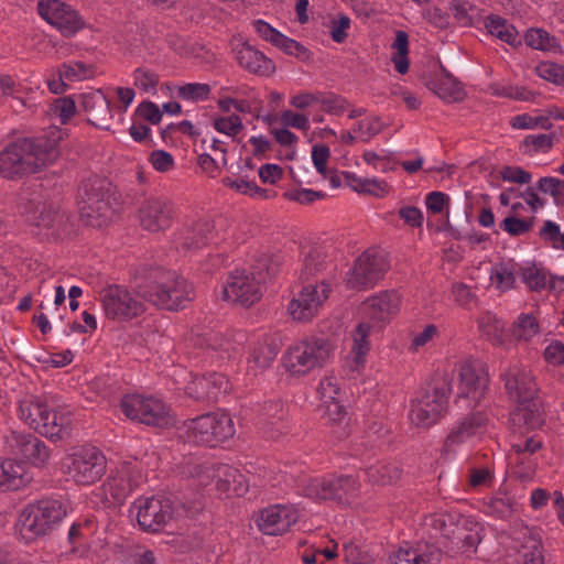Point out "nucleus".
I'll return each instance as SVG.
<instances>
[{"label":"nucleus","instance_id":"64","mask_svg":"<svg viewBox=\"0 0 564 564\" xmlns=\"http://www.w3.org/2000/svg\"><path fill=\"white\" fill-rule=\"evenodd\" d=\"M532 226V220L520 219L516 216H508L500 224L501 229L511 236L523 235L528 232Z\"/></svg>","mask_w":564,"mask_h":564},{"label":"nucleus","instance_id":"42","mask_svg":"<svg viewBox=\"0 0 564 564\" xmlns=\"http://www.w3.org/2000/svg\"><path fill=\"white\" fill-rule=\"evenodd\" d=\"M345 177L350 188L360 194L384 197L390 192V186L383 180L361 177L355 173H345Z\"/></svg>","mask_w":564,"mask_h":564},{"label":"nucleus","instance_id":"41","mask_svg":"<svg viewBox=\"0 0 564 564\" xmlns=\"http://www.w3.org/2000/svg\"><path fill=\"white\" fill-rule=\"evenodd\" d=\"M334 501L350 505L360 495L361 485L357 477L351 475H333Z\"/></svg>","mask_w":564,"mask_h":564},{"label":"nucleus","instance_id":"37","mask_svg":"<svg viewBox=\"0 0 564 564\" xmlns=\"http://www.w3.org/2000/svg\"><path fill=\"white\" fill-rule=\"evenodd\" d=\"M278 350V346L271 337L262 336L251 347L248 358L249 367L261 370L268 368L275 359Z\"/></svg>","mask_w":564,"mask_h":564},{"label":"nucleus","instance_id":"23","mask_svg":"<svg viewBox=\"0 0 564 564\" xmlns=\"http://www.w3.org/2000/svg\"><path fill=\"white\" fill-rule=\"evenodd\" d=\"M487 421V416L481 412L465 416L453 426L444 446L449 451L473 437L480 436L486 432Z\"/></svg>","mask_w":564,"mask_h":564},{"label":"nucleus","instance_id":"24","mask_svg":"<svg viewBox=\"0 0 564 564\" xmlns=\"http://www.w3.org/2000/svg\"><path fill=\"white\" fill-rule=\"evenodd\" d=\"M213 225L207 220H196L185 224L175 234L174 242L184 251H194L206 246L213 238Z\"/></svg>","mask_w":564,"mask_h":564},{"label":"nucleus","instance_id":"56","mask_svg":"<svg viewBox=\"0 0 564 564\" xmlns=\"http://www.w3.org/2000/svg\"><path fill=\"white\" fill-rule=\"evenodd\" d=\"M539 333V324L534 316L529 314L520 315L514 322L513 334L517 338L525 341L532 339Z\"/></svg>","mask_w":564,"mask_h":564},{"label":"nucleus","instance_id":"4","mask_svg":"<svg viewBox=\"0 0 564 564\" xmlns=\"http://www.w3.org/2000/svg\"><path fill=\"white\" fill-rule=\"evenodd\" d=\"M120 409L128 419L147 426L167 429L175 423L171 406L154 394L127 393L121 399Z\"/></svg>","mask_w":564,"mask_h":564},{"label":"nucleus","instance_id":"35","mask_svg":"<svg viewBox=\"0 0 564 564\" xmlns=\"http://www.w3.org/2000/svg\"><path fill=\"white\" fill-rule=\"evenodd\" d=\"M48 408L44 398L33 393H25L19 401V417L35 431L47 413Z\"/></svg>","mask_w":564,"mask_h":564},{"label":"nucleus","instance_id":"30","mask_svg":"<svg viewBox=\"0 0 564 564\" xmlns=\"http://www.w3.org/2000/svg\"><path fill=\"white\" fill-rule=\"evenodd\" d=\"M2 492L25 488L33 480V474L29 467L18 458L2 459Z\"/></svg>","mask_w":564,"mask_h":564},{"label":"nucleus","instance_id":"6","mask_svg":"<svg viewBox=\"0 0 564 564\" xmlns=\"http://www.w3.org/2000/svg\"><path fill=\"white\" fill-rule=\"evenodd\" d=\"M63 471L77 485L97 482L106 473L107 459L95 446L84 445L68 454L62 464Z\"/></svg>","mask_w":564,"mask_h":564},{"label":"nucleus","instance_id":"50","mask_svg":"<svg viewBox=\"0 0 564 564\" xmlns=\"http://www.w3.org/2000/svg\"><path fill=\"white\" fill-rule=\"evenodd\" d=\"M59 69L61 78L68 83L85 80L95 75V67L83 62L64 63Z\"/></svg>","mask_w":564,"mask_h":564},{"label":"nucleus","instance_id":"62","mask_svg":"<svg viewBox=\"0 0 564 564\" xmlns=\"http://www.w3.org/2000/svg\"><path fill=\"white\" fill-rule=\"evenodd\" d=\"M51 112L59 119L62 124H65L76 112L75 101L70 97L58 98L52 105Z\"/></svg>","mask_w":564,"mask_h":564},{"label":"nucleus","instance_id":"53","mask_svg":"<svg viewBox=\"0 0 564 564\" xmlns=\"http://www.w3.org/2000/svg\"><path fill=\"white\" fill-rule=\"evenodd\" d=\"M210 91V86L204 83H188L176 87L178 98L193 102L207 100Z\"/></svg>","mask_w":564,"mask_h":564},{"label":"nucleus","instance_id":"19","mask_svg":"<svg viewBox=\"0 0 564 564\" xmlns=\"http://www.w3.org/2000/svg\"><path fill=\"white\" fill-rule=\"evenodd\" d=\"M299 513L292 506L275 505L261 510L256 519L258 529L267 535H281L297 522Z\"/></svg>","mask_w":564,"mask_h":564},{"label":"nucleus","instance_id":"1","mask_svg":"<svg viewBox=\"0 0 564 564\" xmlns=\"http://www.w3.org/2000/svg\"><path fill=\"white\" fill-rule=\"evenodd\" d=\"M61 138V131L54 128L46 140L41 137L21 139L8 145L0 153V174L6 178H13L25 173H34L37 169L52 163L57 158Z\"/></svg>","mask_w":564,"mask_h":564},{"label":"nucleus","instance_id":"47","mask_svg":"<svg viewBox=\"0 0 564 564\" xmlns=\"http://www.w3.org/2000/svg\"><path fill=\"white\" fill-rule=\"evenodd\" d=\"M223 184L239 194L247 195L251 198L268 199L270 198L269 191L259 187L254 182L243 177H225Z\"/></svg>","mask_w":564,"mask_h":564},{"label":"nucleus","instance_id":"38","mask_svg":"<svg viewBox=\"0 0 564 564\" xmlns=\"http://www.w3.org/2000/svg\"><path fill=\"white\" fill-rule=\"evenodd\" d=\"M520 278L532 292L555 289L553 275L544 268L538 267L536 264L521 265Z\"/></svg>","mask_w":564,"mask_h":564},{"label":"nucleus","instance_id":"61","mask_svg":"<svg viewBox=\"0 0 564 564\" xmlns=\"http://www.w3.org/2000/svg\"><path fill=\"white\" fill-rule=\"evenodd\" d=\"M539 77L556 85L564 84V66L552 63L542 62L535 67Z\"/></svg>","mask_w":564,"mask_h":564},{"label":"nucleus","instance_id":"15","mask_svg":"<svg viewBox=\"0 0 564 564\" xmlns=\"http://www.w3.org/2000/svg\"><path fill=\"white\" fill-rule=\"evenodd\" d=\"M330 292L332 285L326 280L316 284H307L291 300L288 311L294 321H311L317 315Z\"/></svg>","mask_w":564,"mask_h":564},{"label":"nucleus","instance_id":"16","mask_svg":"<svg viewBox=\"0 0 564 564\" xmlns=\"http://www.w3.org/2000/svg\"><path fill=\"white\" fill-rule=\"evenodd\" d=\"M142 482V473L137 462L121 463L102 485L104 496L113 503L121 505Z\"/></svg>","mask_w":564,"mask_h":564},{"label":"nucleus","instance_id":"22","mask_svg":"<svg viewBox=\"0 0 564 564\" xmlns=\"http://www.w3.org/2000/svg\"><path fill=\"white\" fill-rule=\"evenodd\" d=\"M79 107L86 112L90 124L108 130L113 119L110 102L101 89L79 95Z\"/></svg>","mask_w":564,"mask_h":564},{"label":"nucleus","instance_id":"51","mask_svg":"<svg viewBox=\"0 0 564 564\" xmlns=\"http://www.w3.org/2000/svg\"><path fill=\"white\" fill-rule=\"evenodd\" d=\"M212 126L217 132L230 138H236L243 130L242 119L238 115L214 116Z\"/></svg>","mask_w":564,"mask_h":564},{"label":"nucleus","instance_id":"34","mask_svg":"<svg viewBox=\"0 0 564 564\" xmlns=\"http://www.w3.org/2000/svg\"><path fill=\"white\" fill-rule=\"evenodd\" d=\"M299 492L314 501L334 500L333 476L304 477L297 484Z\"/></svg>","mask_w":564,"mask_h":564},{"label":"nucleus","instance_id":"7","mask_svg":"<svg viewBox=\"0 0 564 564\" xmlns=\"http://www.w3.org/2000/svg\"><path fill=\"white\" fill-rule=\"evenodd\" d=\"M332 348L327 340L311 338L302 340L288 350L284 366L293 376H304L322 367L330 357Z\"/></svg>","mask_w":564,"mask_h":564},{"label":"nucleus","instance_id":"45","mask_svg":"<svg viewBox=\"0 0 564 564\" xmlns=\"http://www.w3.org/2000/svg\"><path fill=\"white\" fill-rule=\"evenodd\" d=\"M338 392L339 390H324L321 395L323 416L327 417L333 423H339L346 416L345 408L339 403L336 397Z\"/></svg>","mask_w":564,"mask_h":564},{"label":"nucleus","instance_id":"43","mask_svg":"<svg viewBox=\"0 0 564 564\" xmlns=\"http://www.w3.org/2000/svg\"><path fill=\"white\" fill-rule=\"evenodd\" d=\"M524 42L532 50L549 52V53H561L562 46L554 35L550 34L542 28H530L524 33Z\"/></svg>","mask_w":564,"mask_h":564},{"label":"nucleus","instance_id":"55","mask_svg":"<svg viewBox=\"0 0 564 564\" xmlns=\"http://www.w3.org/2000/svg\"><path fill=\"white\" fill-rule=\"evenodd\" d=\"M553 133L529 134L523 140L524 151L529 154L545 153L554 145Z\"/></svg>","mask_w":564,"mask_h":564},{"label":"nucleus","instance_id":"32","mask_svg":"<svg viewBox=\"0 0 564 564\" xmlns=\"http://www.w3.org/2000/svg\"><path fill=\"white\" fill-rule=\"evenodd\" d=\"M372 327L375 326L364 319L354 332V344L346 359L347 367L354 371L359 370L366 362V356L370 348L368 337Z\"/></svg>","mask_w":564,"mask_h":564},{"label":"nucleus","instance_id":"26","mask_svg":"<svg viewBox=\"0 0 564 564\" xmlns=\"http://www.w3.org/2000/svg\"><path fill=\"white\" fill-rule=\"evenodd\" d=\"M509 398L517 403L512 412L513 420L523 421L531 427L541 423V403L535 390H509Z\"/></svg>","mask_w":564,"mask_h":564},{"label":"nucleus","instance_id":"49","mask_svg":"<svg viewBox=\"0 0 564 564\" xmlns=\"http://www.w3.org/2000/svg\"><path fill=\"white\" fill-rule=\"evenodd\" d=\"M510 126L514 129H544L552 128V121L549 120L546 112L544 113H520L510 119Z\"/></svg>","mask_w":564,"mask_h":564},{"label":"nucleus","instance_id":"59","mask_svg":"<svg viewBox=\"0 0 564 564\" xmlns=\"http://www.w3.org/2000/svg\"><path fill=\"white\" fill-rule=\"evenodd\" d=\"M539 236L549 242L552 248L564 250V236L556 223L552 220H545L540 228Z\"/></svg>","mask_w":564,"mask_h":564},{"label":"nucleus","instance_id":"11","mask_svg":"<svg viewBox=\"0 0 564 564\" xmlns=\"http://www.w3.org/2000/svg\"><path fill=\"white\" fill-rule=\"evenodd\" d=\"M387 256L376 249H368L356 260L346 275V285L352 290L373 288L389 270Z\"/></svg>","mask_w":564,"mask_h":564},{"label":"nucleus","instance_id":"40","mask_svg":"<svg viewBox=\"0 0 564 564\" xmlns=\"http://www.w3.org/2000/svg\"><path fill=\"white\" fill-rule=\"evenodd\" d=\"M430 89L446 102L462 100L464 90L460 84L448 73H440L430 85Z\"/></svg>","mask_w":564,"mask_h":564},{"label":"nucleus","instance_id":"21","mask_svg":"<svg viewBox=\"0 0 564 564\" xmlns=\"http://www.w3.org/2000/svg\"><path fill=\"white\" fill-rule=\"evenodd\" d=\"M173 204L163 198L145 199L139 209V220L143 229L151 232L166 230L173 224Z\"/></svg>","mask_w":564,"mask_h":564},{"label":"nucleus","instance_id":"13","mask_svg":"<svg viewBox=\"0 0 564 564\" xmlns=\"http://www.w3.org/2000/svg\"><path fill=\"white\" fill-rule=\"evenodd\" d=\"M195 297L193 285L183 278H173L151 285L147 300L158 307L177 311L184 308Z\"/></svg>","mask_w":564,"mask_h":564},{"label":"nucleus","instance_id":"27","mask_svg":"<svg viewBox=\"0 0 564 564\" xmlns=\"http://www.w3.org/2000/svg\"><path fill=\"white\" fill-rule=\"evenodd\" d=\"M236 57L238 64L251 74L269 77L275 73L273 61L247 43L237 46Z\"/></svg>","mask_w":564,"mask_h":564},{"label":"nucleus","instance_id":"25","mask_svg":"<svg viewBox=\"0 0 564 564\" xmlns=\"http://www.w3.org/2000/svg\"><path fill=\"white\" fill-rule=\"evenodd\" d=\"M80 219L88 226L102 227L109 223L112 210L109 203L97 193L85 192L79 202Z\"/></svg>","mask_w":564,"mask_h":564},{"label":"nucleus","instance_id":"60","mask_svg":"<svg viewBox=\"0 0 564 564\" xmlns=\"http://www.w3.org/2000/svg\"><path fill=\"white\" fill-rule=\"evenodd\" d=\"M324 268V260L322 253L316 248H310L303 258V264L301 269V276L307 279L315 273L322 271Z\"/></svg>","mask_w":564,"mask_h":564},{"label":"nucleus","instance_id":"57","mask_svg":"<svg viewBox=\"0 0 564 564\" xmlns=\"http://www.w3.org/2000/svg\"><path fill=\"white\" fill-rule=\"evenodd\" d=\"M58 217V212L46 204L37 205L34 212L28 215V221L35 226L51 227Z\"/></svg>","mask_w":564,"mask_h":564},{"label":"nucleus","instance_id":"36","mask_svg":"<svg viewBox=\"0 0 564 564\" xmlns=\"http://www.w3.org/2000/svg\"><path fill=\"white\" fill-rule=\"evenodd\" d=\"M484 26L490 35L513 47L520 45L522 42L517 29L500 15H487L484 19Z\"/></svg>","mask_w":564,"mask_h":564},{"label":"nucleus","instance_id":"33","mask_svg":"<svg viewBox=\"0 0 564 564\" xmlns=\"http://www.w3.org/2000/svg\"><path fill=\"white\" fill-rule=\"evenodd\" d=\"M438 550H424L420 545L401 546L389 557V564H440Z\"/></svg>","mask_w":564,"mask_h":564},{"label":"nucleus","instance_id":"2","mask_svg":"<svg viewBox=\"0 0 564 564\" xmlns=\"http://www.w3.org/2000/svg\"><path fill=\"white\" fill-rule=\"evenodd\" d=\"M180 437L187 443L216 447L234 437L235 422L225 412H214L185 420L178 426Z\"/></svg>","mask_w":564,"mask_h":564},{"label":"nucleus","instance_id":"48","mask_svg":"<svg viewBox=\"0 0 564 564\" xmlns=\"http://www.w3.org/2000/svg\"><path fill=\"white\" fill-rule=\"evenodd\" d=\"M394 50L391 61L399 74H405L409 70V37L404 31H398L392 44Z\"/></svg>","mask_w":564,"mask_h":564},{"label":"nucleus","instance_id":"20","mask_svg":"<svg viewBox=\"0 0 564 564\" xmlns=\"http://www.w3.org/2000/svg\"><path fill=\"white\" fill-rule=\"evenodd\" d=\"M484 528L467 518H460L454 533L444 545V550L451 555L471 556L482 540Z\"/></svg>","mask_w":564,"mask_h":564},{"label":"nucleus","instance_id":"29","mask_svg":"<svg viewBox=\"0 0 564 564\" xmlns=\"http://www.w3.org/2000/svg\"><path fill=\"white\" fill-rule=\"evenodd\" d=\"M459 522L460 517L456 518L449 513H434L425 517L423 525L430 539L440 549H443Z\"/></svg>","mask_w":564,"mask_h":564},{"label":"nucleus","instance_id":"5","mask_svg":"<svg viewBox=\"0 0 564 564\" xmlns=\"http://www.w3.org/2000/svg\"><path fill=\"white\" fill-rule=\"evenodd\" d=\"M147 295L123 285H109L101 290L99 301L106 318L123 323L141 316L145 312Z\"/></svg>","mask_w":564,"mask_h":564},{"label":"nucleus","instance_id":"46","mask_svg":"<svg viewBox=\"0 0 564 564\" xmlns=\"http://www.w3.org/2000/svg\"><path fill=\"white\" fill-rule=\"evenodd\" d=\"M318 106L322 111L329 116L340 117L350 108L349 101L333 91H321Z\"/></svg>","mask_w":564,"mask_h":564},{"label":"nucleus","instance_id":"31","mask_svg":"<svg viewBox=\"0 0 564 564\" xmlns=\"http://www.w3.org/2000/svg\"><path fill=\"white\" fill-rule=\"evenodd\" d=\"M520 271L521 265L513 260L497 262L489 272L490 285L501 293L513 290Z\"/></svg>","mask_w":564,"mask_h":564},{"label":"nucleus","instance_id":"8","mask_svg":"<svg viewBox=\"0 0 564 564\" xmlns=\"http://www.w3.org/2000/svg\"><path fill=\"white\" fill-rule=\"evenodd\" d=\"M3 447L8 454L33 467L44 468L50 464L52 449L30 432L11 430L3 437Z\"/></svg>","mask_w":564,"mask_h":564},{"label":"nucleus","instance_id":"39","mask_svg":"<svg viewBox=\"0 0 564 564\" xmlns=\"http://www.w3.org/2000/svg\"><path fill=\"white\" fill-rule=\"evenodd\" d=\"M367 480L372 485L388 486L397 484L402 476L399 464L393 462H380L366 469Z\"/></svg>","mask_w":564,"mask_h":564},{"label":"nucleus","instance_id":"28","mask_svg":"<svg viewBox=\"0 0 564 564\" xmlns=\"http://www.w3.org/2000/svg\"><path fill=\"white\" fill-rule=\"evenodd\" d=\"M35 431L51 441H62L70 436L73 422L69 412L47 409Z\"/></svg>","mask_w":564,"mask_h":564},{"label":"nucleus","instance_id":"9","mask_svg":"<svg viewBox=\"0 0 564 564\" xmlns=\"http://www.w3.org/2000/svg\"><path fill=\"white\" fill-rule=\"evenodd\" d=\"M264 282L263 272L235 270L226 279L221 297L241 306H251L261 299Z\"/></svg>","mask_w":564,"mask_h":564},{"label":"nucleus","instance_id":"10","mask_svg":"<svg viewBox=\"0 0 564 564\" xmlns=\"http://www.w3.org/2000/svg\"><path fill=\"white\" fill-rule=\"evenodd\" d=\"M431 383L438 388H452L453 386L487 388L489 386L488 367L476 358L467 357L456 364L452 371L437 370Z\"/></svg>","mask_w":564,"mask_h":564},{"label":"nucleus","instance_id":"17","mask_svg":"<svg viewBox=\"0 0 564 564\" xmlns=\"http://www.w3.org/2000/svg\"><path fill=\"white\" fill-rule=\"evenodd\" d=\"M40 15L63 35L72 36L84 26L78 12L61 0H40L37 4Z\"/></svg>","mask_w":564,"mask_h":564},{"label":"nucleus","instance_id":"63","mask_svg":"<svg viewBox=\"0 0 564 564\" xmlns=\"http://www.w3.org/2000/svg\"><path fill=\"white\" fill-rule=\"evenodd\" d=\"M280 119L284 127L294 128L303 132L308 131L311 127L308 115L303 112L284 110L281 112Z\"/></svg>","mask_w":564,"mask_h":564},{"label":"nucleus","instance_id":"14","mask_svg":"<svg viewBox=\"0 0 564 564\" xmlns=\"http://www.w3.org/2000/svg\"><path fill=\"white\" fill-rule=\"evenodd\" d=\"M138 524L145 532L161 531L173 518V505L169 499L140 497L131 506Z\"/></svg>","mask_w":564,"mask_h":564},{"label":"nucleus","instance_id":"3","mask_svg":"<svg viewBox=\"0 0 564 564\" xmlns=\"http://www.w3.org/2000/svg\"><path fill=\"white\" fill-rule=\"evenodd\" d=\"M66 516L65 505L57 499H41L26 505L17 519L15 528L20 536L31 542L51 533Z\"/></svg>","mask_w":564,"mask_h":564},{"label":"nucleus","instance_id":"52","mask_svg":"<svg viewBox=\"0 0 564 564\" xmlns=\"http://www.w3.org/2000/svg\"><path fill=\"white\" fill-rule=\"evenodd\" d=\"M516 500L506 494L492 497L487 503L488 513L500 519L510 518L516 511Z\"/></svg>","mask_w":564,"mask_h":564},{"label":"nucleus","instance_id":"58","mask_svg":"<svg viewBox=\"0 0 564 564\" xmlns=\"http://www.w3.org/2000/svg\"><path fill=\"white\" fill-rule=\"evenodd\" d=\"M382 129V122L377 117H368L360 120L354 128V132L357 134L358 140L362 142L370 141L377 135Z\"/></svg>","mask_w":564,"mask_h":564},{"label":"nucleus","instance_id":"44","mask_svg":"<svg viewBox=\"0 0 564 564\" xmlns=\"http://www.w3.org/2000/svg\"><path fill=\"white\" fill-rule=\"evenodd\" d=\"M207 473V477L217 478V487L219 490L228 489L234 478H240V471L229 465L219 464L217 466H196L195 473L191 471L192 476L200 477L202 471Z\"/></svg>","mask_w":564,"mask_h":564},{"label":"nucleus","instance_id":"54","mask_svg":"<svg viewBox=\"0 0 564 564\" xmlns=\"http://www.w3.org/2000/svg\"><path fill=\"white\" fill-rule=\"evenodd\" d=\"M133 86L142 93L154 94L160 82L159 75L149 68L138 67L132 73Z\"/></svg>","mask_w":564,"mask_h":564},{"label":"nucleus","instance_id":"12","mask_svg":"<svg viewBox=\"0 0 564 564\" xmlns=\"http://www.w3.org/2000/svg\"><path fill=\"white\" fill-rule=\"evenodd\" d=\"M449 390H420L411 402L409 419L411 423L427 430L436 424L446 413Z\"/></svg>","mask_w":564,"mask_h":564},{"label":"nucleus","instance_id":"18","mask_svg":"<svg viewBox=\"0 0 564 564\" xmlns=\"http://www.w3.org/2000/svg\"><path fill=\"white\" fill-rule=\"evenodd\" d=\"M401 297L393 290L381 291L365 300L360 306L362 318L373 326L382 327L400 311Z\"/></svg>","mask_w":564,"mask_h":564}]
</instances>
